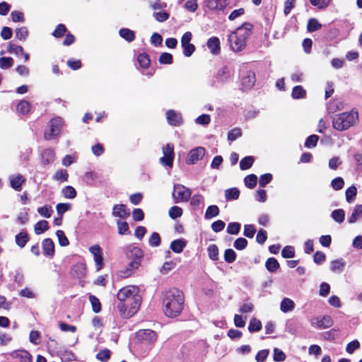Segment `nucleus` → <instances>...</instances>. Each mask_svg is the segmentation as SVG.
I'll return each instance as SVG.
<instances>
[{
  "mask_svg": "<svg viewBox=\"0 0 362 362\" xmlns=\"http://www.w3.org/2000/svg\"><path fill=\"white\" fill-rule=\"evenodd\" d=\"M117 298L119 300L117 308L124 318L132 317L140 308L141 297L139 289L136 286H127L121 288L117 293Z\"/></svg>",
  "mask_w": 362,
  "mask_h": 362,
  "instance_id": "nucleus-1",
  "label": "nucleus"
},
{
  "mask_svg": "<svg viewBox=\"0 0 362 362\" xmlns=\"http://www.w3.org/2000/svg\"><path fill=\"white\" fill-rule=\"evenodd\" d=\"M184 303V294L178 289H169L163 295L164 313L169 317H175L179 315L183 310Z\"/></svg>",
  "mask_w": 362,
  "mask_h": 362,
  "instance_id": "nucleus-2",
  "label": "nucleus"
},
{
  "mask_svg": "<svg viewBox=\"0 0 362 362\" xmlns=\"http://www.w3.org/2000/svg\"><path fill=\"white\" fill-rule=\"evenodd\" d=\"M252 28V25L250 23H245L229 35L230 46L234 52H240L245 47Z\"/></svg>",
  "mask_w": 362,
  "mask_h": 362,
  "instance_id": "nucleus-3",
  "label": "nucleus"
},
{
  "mask_svg": "<svg viewBox=\"0 0 362 362\" xmlns=\"http://www.w3.org/2000/svg\"><path fill=\"white\" fill-rule=\"evenodd\" d=\"M358 121V113L353 110L336 115L333 118V127L337 130H346L354 126Z\"/></svg>",
  "mask_w": 362,
  "mask_h": 362,
  "instance_id": "nucleus-4",
  "label": "nucleus"
},
{
  "mask_svg": "<svg viewBox=\"0 0 362 362\" xmlns=\"http://www.w3.org/2000/svg\"><path fill=\"white\" fill-rule=\"evenodd\" d=\"M127 256L130 262L125 269L119 271V276L122 278L129 276L133 271L139 268L143 257V252L137 247H130L127 252Z\"/></svg>",
  "mask_w": 362,
  "mask_h": 362,
  "instance_id": "nucleus-5",
  "label": "nucleus"
},
{
  "mask_svg": "<svg viewBox=\"0 0 362 362\" xmlns=\"http://www.w3.org/2000/svg\"><path fill=\"white\" fill-rule=\"evenodd\" d=\"M64 121L61 117H54L51 119L44 132V137L46 140H52L56 139L60 134Z\"/></svg>",
  "mask_w": 362,
  "mask_h": 362,
  "instance_id": "nucleus-6",
  "label": "nucleus"
},
{
  "mask_svg": "<svg viewBox=\"0 0 362 362\" xmlns=\"http://www.w3.org/2000/svg\"><path fill=\"white\" fill-rule=\"evenodd\" d=\"M136 339L145 345H153L157 340V334L149 329H140L136 333Z\"/></svg>",
  "mask_w": 362,
  "mask_h": 362,
  "instance_id": "nucleus-7",
  "label": "nucleus"
},
{
  "mask_svg": "<svg viewBox=\"0 0 362 362\" xmlns=\"http://www.w3.org/2000/svg\"><path fill=\"white\" fill-rule=\"evenodd\" d=\"M192 194L191 190L182 185H175L173 197L174 202L178 203L180 202H187Z\"/></svg>",
  "mask_w": 362,
  "mask_h": 362,
  "instance_id": "nucleus-8",
  "label": "nucleus"
},
{
  "mask_svg": "<svg viewBox=\"0 0 362 362\" xmlns=\"http://www.w3.org/2000/svg\"><path fill=\"white\" fill-rule=\"evenodd\" d=\"M163 156L160 158V163L163 166L172 168L175 158L174 146L173 144H168L163 147Z\"/></svg>",
  "mask_w": 362,
  "mask_h": 362,
  "instance_id": "nucleus-9",
  "label": "nucleus"
},
{
  "mask_svg": "<svg viewBox=\"0 0 362 362\" xmlns=\"http://www.w3.org/2000/svg\"><path fill=\"white\" fill-rule=\"evenodd\" d=\"M192 35L191 32H186L181 38V45L183 48V54L185 57H189L195 51V46L191 43Z\"/></svg>",
  "mask_w": 362,
  "mask_h": 362,
  "instance_id": "nucleus-10",
  "label": "nucleus"
},
{
  "mask_svg": "<svg viewBox=\"0 0 362 362\" xmlns=\"http://www.w3.org/2000/svg\"><path fill=\"white\" fill-rule=\"evenodd\" d=\"M89 252L93 256L97 272L100 271L104 265L101 247L98 245H94L89 247Z\"/></svg>",
  "mask_w": 362,
  "mask_h": 362,
  "instance_id": "nucleus-11",
  "label": "nucleus"
},
{
  "mask_svg": "<svg viewBox=\"0 0 362 362\" xmlns=\"http://www.w3.org/2000/svg\"><path fill=\"white\" fill-rule=\"evenodd\" d=\"M205 152V148L202 146L192 149L188 153L187 163L190 165L194 164L204 157Z\"/></svg>",
  "mask_w": 362,
  "mask_h": 362,
  "instance_id": "nucleus-12",
  "label": "nucleus"
},
{
  "mask_svg": "<svg viewBox=\"0 0 362 362\" xmlns=\"http://www.w3.org/2000/svg\"><path fill=\"white\" fill-rule=\"evenodd\" d=\"M168 123L172 126H180L182 122V117L180 113L170 110L166 112Z\"/></svg>",
  "mask_w": 362,
  "mask_h": 362,
  "instance_id": "nucleus-13",
  "label": "nucleus"
},
{
  "mask_svg": "<svg viewBox=\"0 0 362 362\" xmlns=\"http://www.w3.org/2000/svg\"><path fill=\"white\" fill-rule=\"evenodd\" d=\"M205 4L211 10L221 11L228 5V0H206Z\"/></svg>",
  "mask_w": 362,
  "mask_h": 362,
  "instance_id": "nucleus-14",
  "label": "nucleus"
},
{
  "mask_svg": "<svg viewBox=\"0 0 362 362\" xmlns=\"http://www.w3.org/2000/svg\"><path fill=\"white\" fill-rule=\"evenodd\" d=\"M10 356L13 358L18 359L19 362H32V356L25 350L13 351Z\"/></svg>",
  "mask_w": 362,
  "mask_h": 362,
  "instance_id": "nucleus-15",
  "label": "nucleus"
},
{
  "mask_svg": "<svg viewBox=\"0 0 362 362\" xmlns=\"http://www.w3.org/2000/svg\"><path fill=\"white\" fill-rule=\"evenodd\" d=\"M71 274L78 279L83 278L86 274V264L79 262L74 265L71 268Z\"/></svg>",
  "mask_w": 362,
  "mask_h": 362,
  "instance_id": "nucleus-16",
  "label": "nucleus"
},
{
  "mask_svg": "<svg viewBox=\"0 0 362 362\" xmlns=\"http://www.w3.org/2000/svg\"><path fill=\"white\" fill-rule=\"evenodd\" d=\"M42 247L45 256L52 257L54 255V244L50 238H46L42 241Z\"/></svg>",
  "mask_w": 362,
  "mask_h": 362,
  "instance_id": "nucleus-17",
  "label": "nucleus"
},
{
  "mask_svg": "<svg viewBox=\"0 0 362 362\" xmlns=\"http://www.w3.org/2000/svg\"><path fill=\"white\" fill-rule=\"evenodd\" d=\"M129 212L127 210L126 206L124 204H117L113 207L112 216L119 218H126L129 217Z\"/></svg>",
  "mask_w": 362,
  "mask_h": 362,
  "instance_id": "nucleus-18",
  "label": "nucleus"
},
{
  "mask_svg": "<svg viewBox=\"0 0 362 362\" xmlns=\"http://www.w3.org/2000/svg\"><path fill=\"white\" fill-rule=\"evenodd\" d=\"M207 47L210 49L211 54H219L221 51L219 39L217 37H212L209 38L207 41Z\"/></svg>",
  "mask_w": 362,
  "mask_h": 362,
  "instance_id": "nucleus-19",
  "label": "nucleus"
},
{
  "mask_svg": "<svg viewBox=\"0 0 362 362\" xmlns=\"http://www.w3.org/2000/svg\"><path fill=\"white\" fill-rule=\"evenodd\" d=\"M24 182L25 179L21 175H13L10 177L11 186L16 191L21 189V186Z\"/></svg>",
  "mask_w": 362,
  "mask_h": 362,
  "instance_id": "nucleus-20",
  "label": "nucleus"
},
{
  "mask_svg": "<svg viewBox=\"0 0 362 362\" xmlns=\"http://www.w3.org/2000/svg\"><path fill=\"white\" fill-rule=\"evenodd\" d=\"M295 308V303L293 300L288 298H284L281 302L280 310L281 312L286 313L291 312Z\"/></svg>",
  "mask_w": 362,
  "mask_h": 362,
  "instance_id": "nucleus-21",
  "label": "nucleus"
},
{
  "mask_svg": "<svg viewBox=\"0 0 362 362\" xmlns=\"http://www.w3.org/2000/svg\"><path fill=\"white\" fill-rule=\"evenodd\" d=\"M187 245V242L183 239H177L173 240L170 243V249L175 253H180L182 252L183 249Z\"/></svg>",
  "mask_w": 362,
  "mask_h": 362,
  "instance_id": "nucleus-22",
  "label": "nucleus"
},
{
  "mask_svg": "<svg viewBox=\"0 0 362 362\" xmlns=\"http://www.w3.org/2000/svg\"><path fill=\"white\" fill-rule=\"evenodd\" d=\"M344 104L343 101L339 99H334L330 101L327 105V110L330 112H335L344 108Z\"/></svg>",
  "mask_w": 362,
  "mask_h": 362,
  "instance_id": "nucleus-23",
  "label": "nucleus"
},
{
  "mask_svg": "<svg viewBox=\"0 0 362 362\" xmlns=\"http://www.w3.org/2000/svg\"><path fill=\"white\" fill-rule=\"evenodd\" d=\"M55 153L53 149L47 148L42 153V163L45 165L52 163L54 160Z\"/></svg>",
  "mask_w": 362,
  "mask_h": 362,
  "instance_id": "nucleus-24",
  "label": "nucleus"
},
{
  "mask_svg": "<svg viewBox=\"0 0 362 362\" xmlns=\"http://www.w3.org/2000/svg\"><path fill=\"white\" fill-rule=\"evenodd\" d=\"M361 215H362V205L358 204V205L355 206L351 216L348 218V222L349 223H356Z\"/></svg>",
  "mask_w": 362,
  "mask_h": 362,
  "instance_id": "nucleus-25",
  "label": "nucleus"
},
{
  "mask_svg": "<svg viewBox=\"0 0 362 362\" xmlns=\"http://www.w3.org/2000/svg\"><path fill=\"white\" fill-rule=\"evenodd\" d=\"M255 82V74L252 71H247L246 76L243 78L242 83L246 88H250Z\"/></svg>",
  "mask_w": 362,
  "mask_h": 362,
  "instance_id": "nucleus-26",
  "label": "nucleus"
},
{
  "mask_svg": "<svg viewBox=\"0 0 362 362\" xmlns=\"http://www.w3.org/2000/svg\"><path fill=\"white\" fill-rule=\"evenodd\" d=\"M345 267V262L342 259H338L331 262L330 269L333 272L341 273Z\"/></svg>",
  "mask_w": 362,
  "mask_h": 362,
  "instance_id": "nucleus-27",
  "label": "nucleus"
},
{
  "mask_svg": "<svg viewBox=\"0 0 362 362\" xmlns=\"http://www.w3.org/2000/svg\"><path fill=\"white\" fill-rule=\"evenodd\" d=\"M29 240L28 235L25 232H21L16 235V243L20 247H23Z\"/></svg>",
  "mask_w": 362,
  "mask_h": 362,
  "instance_id": "nucleus-28",
  "label": "nucleus"
},
{
  "mask_svg": "<svg viewBox=\"0 0 362 362\" xmlns=\"http://www.w3.org/2000/svg\"><path fill=\"white\" fill-rule=\"evenodd\" d=\"M219 214V209L216 205L209 206L205 213L206 219H211L217 216Z\"/></svg>",
  "mask_w": 362,
  "mask_h": 362,
  "instance_id": "nucleus-29",
  "label": "nucleus"
},
{
  "mask_svg": "<svg viewBox=\"0 0 362 362\" xmlns=\"http://www.w3.org/2000/svg\"><path fill=\"white\" fill-rule=\"evenodd\" d=\"M34 229L37 235L42 234L48 229V222L45 220L40 221L35 225Z\"/></svg>",
  "mask_w": 362,
  "mask_h": 362,
  "instance_id": "nucleus-30",
  "label": "nucleus"
},
{
  "mask_svg": "<svg viewBox=\"0 0 362 362\" xmlns=\"http://www.w3.org/2000/svg\"><path fill=\"white\" fill-rule=\"evenodd\" d=\"M119 35L128 42H132L135 39L134 31L127 28L121 29L119 30Z\"/></svg>",
  "mask_w": 362,
  "mask_h": 362,
  "instance_id": "nucleus-31",
  "label": "nucleus"
},
{
  "mask_svg": "<svg viewBox=\"0 0 362 362\" xmlns=\"http://www.w3.org/2000/svg\"><path fill=\"white\" fill-rule=\"evenodd\" d=\"M331 216L336 222L341 223L345 218V212L343 209H335L332 212Z\"/></svg>",
  "mask_w": 362,
  "mask_h": 362,
  "instance_id": "nucleus-32",
  "label": "nucleus"
},
{
  "mask_svg": "<svg viewBox=\"0 0 362 362\" xmlns=\"http://www.w3.org/2000/svg\"><path fill=\"white\" fill-rule=\"evenodd\" d=\"M209 257L214 261L218 259V248L215 244H211L207 247Z\"/></svg>",
  "mask_w": 362,
  "mask_h": 362,
  "instance_id": "nucleus-33",
  "label": "nucleus"
},
{
  "mask_svg": "<svg viewBox=\"0 0 362 362\" xmlns=\"http://www.w3.org/2000/svg\"><path fill=\"white\" fill-rule=\"evenodd\" d=\"M262 322H260V320H259L258 319H257L255 317H252L250 320V324L248 326V330L250 332H258L262 329Z\"/></svg>",
  "mask_w": 362,
  "mask_h": 362,
  "instance_id": "nucleus-34",
  "label": "nucleus"
},
{
  "mask_svg": "<svg viewBox=\"0 0 362 362\" xmlns=\"http://www.w3.org/2000/svg\"><path fill=\"white\" fill-rule=\"evenodd\" d=\"M265 267L269 272H274L279 267V264L275 258L271 257L267 260Z\"/></svg>",
  "mask_w": 362,
  "mask_h": 362,
  "instance_id": "nucleus-35",
  "label": "nucleus"
},
{
  "mask_svg": "<svg viewBox=\"0 0 362 362\" xmlns=\"http://www.w3.org/2000/svg\"><path fill=\"white\" fill-rule=\"evenodd\" d=\"M254 163V158L252 156H246L243 158L240 162V168L242 170H245L251 168Z\"/></svg>",
  "mask_w": 362,
  "mask_h": 362,
  "instance_id": "nucleus-36",
  "label": "nucleus"
},
{
  "mask_svg": "<svg viewBox=\"0 0 362 362\" xmlns=\"http://www.w3.org/2000/svg\"><path fill=\"white\" fill-rule=\"evenodd\" d=\"M244 182L248 188L253 189L257 185V177L254 174L249 175L245 177Z\"/></svg>",
  "mask_w": 362,
  "mask_h": 362,
  "instance_id": "nucleus-37",
  "label": "nucleus"
},
{
  "mask_svg": "<svg viewBox=\"0 0 362 362\" xmlns=\"http://www.w3.org/2000/svg\"><path fill=\"white\" fill-rule=\"evenodd\" d=\"M17 112L21 114H26L30 110V105L28 102L25 100L20 101L16 107Z\"/></svg>",
  "mask_w": 362,
  "mask_h": 362,
  "instance_id": "nucleus-38",
  "label": "nucleus"
},
{
  "mask_svg": "<svg viewBox=\"0 0 362 362\" xmlns=\"http://www.w3.org/2000/svg\"><path fill=\"white\" fill-rule=\"evenodd\" d=\"M240 195V191L238 188L233 187L226 190L225 197L226 199H237Z\"/></svg>",
  "mask_w": 362,
  "mask_h": 362,
  "instance_id": "nucleus-39",
  "label": "nucleus"
},
{
  "mask_svg": "<svg viewBox=\"0 0 362 362\" xmlns=\"http://www.w3.org/2000/svg\"><path fill=\"white\" fill-rule=\"evenodd\" d=\"M357 193V189L354 186L349 187L346 190V199L347 202L351 203L352 202L355 198Z\"/></svg>",
  "mask_w": 362,
  "mask_h": 362,
  "instance_id": "nucleus-40",
  "label": "nucleus"
},
{
  "mask_svg": "<svg viewBox=\"0 0 362 362\" xmlns=\"http://www.w3.org/2000/svg\"><path fill=\"white\" fill-rule=\"evenodd\" d=\"M63 195L67 199H74L76 196V192L72 186H66L62 190Z\"/></svg>",
  "mask_w": 362,
  "mask_h": 362,
  "instance_id": "nucleus-41",
  "label": "nucleus"
},
{
  "mask_svg": "<svg viewBox=\"0 0 362 362\" xmlns=\"http://www.w3.org/2000/svg\"><path fill=\"white\" fill-rule=\"evenodd\" d=\"M68 177L69 175L67 171L65 170L60 169L55 173L53 178L55 180L62 182L66 181L68 180Z\"/></svg>",
  "mask_w": 362,
  "mask_h": 362,
  "instance_id": "nucleus-42",
  "label": "nucleus"
},
{
  "mask_svg": "<svg viewBox=\"0 0 362 362\" xmlns=\"http://www.w3.org/2000/svg\"><path fill=\"white\" fill-rule=\"evenodd\" d=\"M117 226L118 228V233L119 235L129 234V226L126 221H122L120 220L117 221Z\"/></svg>",
  "mask_w": 362,
  "mask_h": 362,
  "instance_id": "nucleus-43",
  "label": "nucleus"
},
{
  "mask_svg": "<svg viewBox=\"0 0 362 362\" xmlns=\"http://www.w3.org/2000/svg\"><path fill=\"white\" fill-rule=\"evenodd\" d=\"M56 235L61 246L66 247L69 245V241L62 230H58L56 232Z\"/></svg>",
  "mask_w": 362,
  "mask_h": 362,
  "instance_id": "nucleus-44",
  "label": "nucleus"
},
{
  "mask_svg": "<svg viewBox=\"0 0 362 362\" xmlns=\"http://www.w3.org/2000/svg\"><path fill=\"white\" fill-rule=\"evenodd\" d=\"M333 324L332 319L330 316H324L320 320H318V327L328 328Z\"/></svg>",
  "mask_w": 362,
  "mask_h": 362,
  "instance_id": "nucleus-45",
  "label": "nucleus"
},
{
  "mask_svg": "<svg viewBox=\"0 0 362 362\" xmlns=\"http://www.w3.org/2000/svg\"><path fill=\"white\" fill-rule=\"evenodd\" d=\"M211 122V117L209 115L203 114L195 119V123L202 126H206Z\"/></svg>",
  "mask_w": 362,
  "mask_h": 362,
  "instance_id": "nucleus-46",
  "label": "nucleus"
},
{
  "mask_svg": "<svg viewBox=\"0 0 362 362\" xmlns=\"http://www.w3.org/2000/svg\"><path fill=\"white\" fill-rule=\"evenodd\" d=\"M168 213L171 218L175 219L182 215V209L179 206H174L170 209Z\"/></svg>",
  "mask_w": 362,
  "mask_h": 362,
  "instance_id": "nucleus-47",
  "label": "nucleus"
},
{
  "mask_svg": "<svg viewBox=\"0 0 362 362\" xmlns=\"http://www.w3.org/2000/svg\"><path fill=\"white\" fill-rule=\"evenodd\" d=\"M158 62L162 64H171L173 63V56L168 52H163L160 54Z\"/></svg>",
  "mask_w": 362,
  "mask_h": 362,
  "instance_id": "nucleus-48",
  "label": "nucleus"
},
{
  "mask_svg": "<svg viewBox=\"0 0 362 362\" xmlns=\"http://www.w3.org/2000/svg\"><path fill=\"white\" fill-rule=\"evenodd\" d=\"M273 359L276 362H282L286 359V355L283 351L278 348L274 349Z\"/></svg>",
  "mask_w": 362,
  "mask_h": 362,
  "instance_id": "nucleus-49",
  "label": "nucleus"
},
{
  "mask_svg": "<svg viewBox=\"0 0 362 362\" xmlns=\"http://www.w3.org/2000/svg\"><path fill=\"white\" fill-rule=\"evenodd\" d=\"M240 229V224L236 222L230 223L227 227V232L232 235H237L239 233Z\"/></svg>",
  "mask_w": 362,
  "mask_h": 362,
  "instance_id": "nucleus-50",
  "label": "nucleus"
},
{
  "mask_svg": "<svg viewBox=\"0 0 362 362\" xmlns=\"http://www.w3.org/2000/svg\"><path fill=\"white\" fill-rule=\"evenodd\" d=\"M138 62L143 68H147L150 64V59L146 54H140L137 58Z\"/></svg>",
  "mask_w": 362,
  "mask_h": 362,
  "instance_id": "nucleus-51",
  "label": "nucleus"
},
{
  "mask_svg": "<svg viewBox=\"0 0 362 362\" xmlns=\"http://www.w3.org/2000/svg\"><path fill=\"white\" fill-rule=\"evenodd\" d=\"M13 60L11 57H1L0 58V67L2 69H9L13 66Z\"/></svg>",
  "mask_w": 362,
  "mask_h": 362,
  "instance_id": "nucleus-52",
  "label": "nucleus"
},
{
  "mask_svg": "<svg viewBox=\"0 0 362 362\" xmlns=\"http://www.w3.org/2000/svg\"><path fill=\"white\" fill-rule=\"evenodd\" d=\"M89 300L92 305L93 310L96 313H99L101 310V305L99 300L92 295L89 296Z\"/></svg>",
  "mask_w": 362,
  "mask_h": 362,
  "instance_id": "nucleus-53",
  "label": "nucleus"
},
{
  "mask_svg": "<svg viewBox=\"0 0 362 362\" xmlns=\"http://www.w3.org/2000/svg\"><path fill=\"white\" fill-rule=\"evenodd\" d=\"M236 254L232 249H227L224 252V259L226 262L232 263L235 260Z\"/></svg>",
  "mask_w": 362,
  "mask_h": 362,
  "instance_id": "nucleus-54",
  "label": "nucleus"
},
{
  "mask_svg": "<svg viewBox=\"0 0 362 362\" xmlns=\"http://www.w3.org/2000/svg\"><path fill=\"white\" fill-rule=\"evenodd\" d=\"M269 354V349L259 351L255 356L257 362H264Z\"/></svg>",
  "mask_w": 362,
  "mask_h": 362,
  "instance_id": "nucleus-55",
  "label": "nucleus"
},
{
  "mask_svg": "<svg viewBox=\"0 0 362 362\" xmlns=\"http://www.w3.org/2000/svg\"><path fill=\"white\" fill-rule=\"evenodd\" d=\"M8 51L16 56H20L23 54V48L21 46L13 44L9 45Z\"/></svg>",
  "mask_w": 362,
  "mask_h": 362,
  "instance_id": "nucleus-56",
  "label": "nucleus"
},
{
  "mask_svg": "<svg viewBox=\"0 0 362 362\" xmlns=\"http://www.w3.org/2000/svg\"><path fill=\"white\" fill-rule=\"evenodd\" d=\"M148 243L152 247H158L160 244V238L158 233H153L151 235Z\"/></svg>",
  "mask_w": 362,
  "mask_h": 362,
  "instance_id": "nucleus-57",
  "label": "nucleus"
},
{
  "mask_svg": "<svg viewBox=\"0 0 362 362\" xmlns=\"http://www.w3.org/2000/svg\"><path fill=\"white\" fill-rule=\"evenodd\" d=\"M110 357V351L108 349H103L99 351L96 356V358L102 361L106 362Z\"/></svg>",
  "mask_w": 362,
  "mask_h": 362,
  "instance_id": "nucleus-58",
  "label": "nucleus"
},
{
  "mask_svg": "<svg viewBox=\"0 0 362 362\" xmlns=\"http://www.w3.org/2000/svg\"><path fill=\"white\" fill-rule=\"evenodd\" d=\"M242 135L241 129L239 128H235L230 131L228 134V139L233 141Z\"/></svg>",
  "mask_w": 362,
  "mask_h": 362,
  "instance_id": "nucleus-59",
  "label": "nucleus"
},
{
  "mask_svg": "<svg viewBox=\"0 0 362 362\" xmlns=\"http://www.w3.org/2000/svg\"><path fill=\"white\" fill-rule=\"evenodd\" d=\"M37 211L39 214L45 218H49L52 216V210L51 207H48L47 206H44L38 208Z\"/></svg>",
  "mask_w": 362,
  "mask_h": 362,
  "instance_id": "nucleus-60",
  "label": "nucleus"
},
{
  "mask_svg": "<svg viewBox=\"0 0 362 362\" xmlns=\"http://www.w3.org/2000/svg\"><path fill=\"white\" fill-rule=\"evenodd\" d=\"M28 33V30L25 27H21L16 30V36L20 40H25Z\"/></svg>",
  "mask_w": 362,
  "mask_h": 362,
  "instance_id": "nucleus-61",
  "label": "nucleus"
},
{
  "mask_svg": "<svg viewBox=\"0 0 362 362\" xmlns=\"http://www.w3.org/2000/svg\"><path fill=\"white\" fill-rule=\"evenodd\" d=\"M295 251L292 246H286L281 252V255L284 258H291L294 256Z\"/></svg>",
  "mask_w": 362,
  "mask_h": 362,
  "instance_id": "nucleus-62",
  "label": "nucleus"
},
{
  "mask_svg": "<svg viewBox=\"0 0 362 362\" xmlns=\"http://www.w3.org/2000/svg\"><path fill=\"white\" fill-rule=\"evenodd\" d=\"M153 16L158 22H164L169 18V13L165 11L155 12Z\"/></svg>",
  "mask_w": 362,
  "mask_h": 362,
  "instance_id": "nucleus-63",
  "label": "nucleus"
},
{
  "mask_svg": "<svg viewBox=\"0 0 362 362\" xmlns=\"http://www.w3.org/2000/svg\"><path fill=\"white\" fill-rule=\"evenodd\" d=\"M331 185L334 189L339 190V189H342V187H344V182L341 177H339L334 178L332 181Z\"/></svg>",
  "mask_w": 362,
  "mask_h": 362,
  "instance_id": "nucleus-64",
  "label": "nucleus"
}]
</instances>
